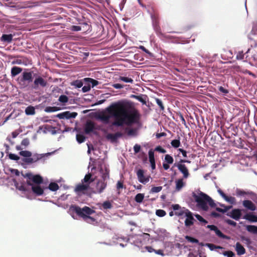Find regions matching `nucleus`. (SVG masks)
<instances>
[{
  "label": "nucleus",
  "mask_w": 257,
  "mask_h": 257,
  "mask_svg": "<svg viewBox=\"0 0 257 257\" xmlns=\"http://www.w3.org/2000/svg\"><path fill=\"white\" fill-rule=\"evenodd\" d=\"M106 112L98 113L96 118L104 124H108L111 117L115 118L112 125L122 126L124 124L131 126L139 122L141 115L136 109L128 111L124 103L118 102L113 104L106 109Z\"/></svg>",
  "instance_id": "obj_1"
},
{
  "label": "nucleus",
  "mask_w": 257,
  "mask_h": 257,
  "mask_svg": "<svg viewBox=\"0 0 257 257\" xmlns=\"http://www.w3.org/2000/svg\"><path fill=\"white\" fill-rule=\"evenodd\" d=\"M100 178L94 181L93 192L95 194H101L107 187L109 180V170L105 164H101L99 167Z\"/></svg>",
  "instance_id": "obj_2"
},
{
  "label": "nucleus",
  "mask_w": 257,
  "mask_h": 257,
  "mask_svg": "<svg viewBox=\"0 0 257 257\" xmlns=\"http://www.w3.org/2000/svg\"><path fill=\"white\" fill-rule=\"evenodd\" d=\"M70 212H75L79 216L82 217L86 222L97 225L98 221L95 217L91 216L95 213V211L87 206L81 208L76 205H71L69 208Z\"/></svg>",
  "instance_id": "obj_3"
},
{
  "label": "nucleus",
  "mask_w": 257,
  "mask_h": 257,
  "mask_svg": "<svg viewBox=\"0 0 257 257\" xmlns=\"http://www.w3.org/2000/svg\"><path fill=\"white\" fill-rule=\"evenodd\" d=\"M192 196L196 202L198 208L203 210L207 211L209 209L208 205L212 208L216 207L217 204L214 200L207 194L202 192H193Z\"/></svg>",
  "instance_id": "obj_4"
},
{
  "label": "nucleus",
  "mask_w": 257,
  "mask_h": 257,
  "mask_svg": "<svg viewBox=\"0 0 257 257\" xmlns=\"http://www.w3.org/2000/svg\"><path fill=\"white\" fill-rule=\"evenodd\" d=\"M21 77L18 78L17 81L22 88H25L29 83L33 82V71H24Z\"/></svg>",
  "instance_id": "obj_5"
},
{
  "label": "nucleus",
  "mask_w": 257,
  "mask_h": 257,
  "mask_svg": "<svg viewBox=\"0 0 257 257\" xmlns=\"http://www.w3.org/2000/svg\"><path fill=\"white\" fill-rule=\"evenodd\" d=\"M35 77L32 88L35 90H38L41 88H44L47 85V81L42 76L37 75V74H34Z\"/></svg>",
  "instance_id": "obj_6"
},
{
  "label": "nucleus",
  "mask_w": 257,
  "mask_h": 257,
  "mask_svg": "<svg viewBox=\"0 0 257 257\" xmlns=\"http://www.w3.org/2000/svg\"><path fill=\"white\" fill-rule=\"evenodd\" d=\"M151 17L153 29L158 36L162 39H164V38H168L167 36L161 32V28L159 25V21L157 16L155 14H152L151 15Z\"/></svg>",
  "instance_id": "obj_7"
},
{
  "label": "nucleus",
  "mask_w": 257,
  "mask_h": 257,
  "mask_svg": "<svg viewBox=\"0 0 257 257\" xmlns=\"http://www.w3.org/2000/svg\"><path fill=\"white\" fill-rule=\"evenodd\" d=\"M150 236L148 233L137 235L134 237V244L139 247H142L149 242Z\"/></svg>",
  "instance_id": "obj_8"
},
{
  "label": "nucleus",
  "mask_w": 257,
  "mask_h": 257,
  "mask_svg": "<svg viewBox=\"0 0 257 257\" xmlns=\"http://www.w3.org/2000/svg\"><path fill=\"white\" fill-rule=\"evenodd\" d=\"M52 153H48L46 154H35L33 155H32L30 158H23L22 159V161L27 164H31L42 159L45 156H48L50 155Z\"/></svg>",
  "instance_id": "obj_9"
},
{
  "label": "nucleus",
  "mask_w": 257,
  "mask_h": 257,
  "mask_svg": "<svg viewBox=\"0 0 257 257\" xmlns=\"http://www.w3.org/2000/svg\"><path fill=\"white\" fill-rule=\"evenodd\" d=\"M15 185L16 187V188L22 191V195H21L22 197H26L29 199H32V198L31 197V191L27 188V186H28V184L26 185L24 184H20L18 182H16L15 183Z\"/></svg>",
  "instance_id": "obj_10"
},
{
  "label": "nucleus",
  "mask_w": 257,
  "mask_h": 257,
  "mask_svg": "<svg viewBox=\"0 0 257 257\" xmlns=\"http://www.w3.org/2000/svg\"><path fill=\"white\" fill-rule=\"evenodd\" d=\"M24 177H27L30 181H32L34 184L39 185L43 182L42 177L39 175H34L31 173H28L23 175Z\"/></svg>",
  "instance_id": "obj_11"
},
{
  "label": "nucleus",
  "mask_w": 257,
  "mask_h": 257,
  "mask_svg": "<svg viewBox=\"0 0 257 257\" xmlns=\"http://www.w3.org/2000/svg\"><path fill=\"white\" fill-rule=\"evenodd\" d=\"M172 208L174 211H175V215L179 217L185 216L187 211H189L188 209L184 207L182 208L179 204H173L172 205Z\"/></svg>",
  "instance_id": "obj_12"
},
{
  "label": "nucleus",
  "mask_w": 257,
  "mask_h": 257,
  "mask_svg": "<svg viewBox=\"0 0 257 257\" xmlns=\"http://www.w3.org/2000/svg\"><path fill=\"white\" fill-rule=\"evenodd\" d=\"M144 170L140 169L137 171V176L138 181L143 184H146L150 181V176H145Z\"/></svg>",
  "instance_id": "obj_13"
},
{
  "label": "nucleus",
  "mask_w": 257,
  "mask_h": 257,
  "mask_svg": "<svg viewBox=\"0 0 257 257\" xmlns=\"http://www.w3.org/2000/svg\"><path fill=\"white\" fill-rule=\"evenodd\" d=\"M242 210L240 209H233L227 215L235 220H238L241 217Z\"/></svg>",
  "instance_id": "obj_14"
},
{
  "label": "nucleus",
  "mask_w": 257,
  "mask_h": 257,
  "mask_svg": "<svg viewBox=\"0 0 257 257\" xmlns=\"http://www.w3.org/2000/svg\"><path fill=\"white\" fill-rule=\"evenodd\" d=\"M217 189V192L227 202L231 204H234L236 202V199L234 197L230 196L228 197L218 187L216 186Z\"/></svg>",
  "instance_id": "obj_15"
},
{
  "label": "nucleus",
  "mask_w": 257,
  "mask_h": 257,
  "mask_svg": "<svg viewBox=\"0 0 257 257\" xmlns=\"http://www.w3.org/2000/svg\"><path fill=\"white\" fill-rule=\"evenodd\" d=\"M28 186H31L32 191L37 196L41 195L43 194V189L40 187V185L33 184L28 182Z\"/></svg>",
  "instance_id": "obj_16"
},
{
  "label": "nucleus",
  "mask_w": 257,
  "mask_h": 257,
  "mask_svg": "<svg viewBox=\"0 0 257 257\" xmlns=\"http://www.w3.org/2000/svg\"><path fill=\"white\" fill-rule=\"evenodd\" d=\"M77 115V113L75 112H70L69 111L60 113L57 115V117L59 119H69L75 118Z\"/></svg>",
  "instance_id": "obj_17"
},
{
  "label": "nucleus",
  "mask_w": 257,
  "mask_h": 257,
  "mask_svg": "<svg viewBox=\"0 0 257 257\" xmlns=\"http://www.w3.org/2000/svg\"><path fill=\"white\" fill-rule=\"evenodd\" d=\"M184 217H186L185 220V226H190L193 224L194 219L193 217V213L191 211L189 210L187 211V212H186V214Z\"/></svg>",
  "instance_id": "obj_18"
},
{
  "label": "nucleus",
  "mask_w": 257,
  "mask_h": 257,
  "mask_svg": "<svg viewBox=\"0 0 257 257\" xmlns=\"http://www.w3.org/2000/svg\"><path fill=\"white\" fill-rule=\"evenodd\" d=\"M207 228L210 229L211 230L214 231L215 234L219 237L223 238L226 239L227 238V236L224 235L218 228L216 226L214 225H208L207 226Z\"/></svg>",
  "instance_id": "obj_19"
},
{
  "label": "nucleus",
  "mask_w": 257,
  "mask_h": 257,
  "mask_svg": "<svg viewBox=\"0 0 257 257\" xmlns=\"http://www.w3.org/2000/svg\"><path fill=\"white\" fill-rule=\"evenodd\" d=\"M179 170L183 174L184 178H187L189 177V173L186 166L184 164H178L177 165Z\"/></svg>",
  "instance_id": "obj_20"
},
{
  "label": "nucleus",
  "mask_w": 257,
  "mask_h": 257,
  "mask_svg": "<svg viewBox=\"0 0 257 257\" xmlns=\"http://www.w3.org/2000/svg\"><path fill=\"white\" fill-rule=\"evenodd\" d=\"M242 204H243V206L245 208H246L251 211H254L256 209L255 205L250 200H244L242 202Z\"/></svg>",
  "instance_id": "obj_21"
},
{
  "label": "nucleus",
  "mask_w": 257,
  "mask_h": 257,
  "mask_svg": "<svg viewBox=\"0 0 257 257\" xmlns=\"http://www.w3.org/2000/svg\"><path fill=\"white\" fill-rule=\"evenodd\" d=\"M130 97L138 100L140 102H142L143 104L146 105L147 104V96L146 95L140 94L139 95H137L135 94H132L130 96Z\"/></svg>",
  "instance_id": "obj_22"
},
{
  "label": "nucleus",
  "mask_w": 257,
  "mask_h": 257,
  "mask_svg": "<svg viewBox=\"0 0 257 257\" xmlns=\"http://www.w3.org/2000/svg\"><path fill=\"white\" fill-rule=\"evenodd\" d=\"M83 81L86 84H91V88H93L100 83L97 80L89 77L84 78Z\"/></svg>",
  "instance_id": "obj_23"
},
{
  "label": "nucleus",
  "mask_w": 257,
  "mask_h": 257,
  "mask_svg": "<svg viewBox=\"0 0 257 257\" xmlns=\"http://www.w3.org/2000/svg\"><path fill=\"white\" fill-rule=\"evenodd\" d=\"M29 63V61L26 58L17 59L12 61V64L23 65L27 66Z\"/></svg>",
  "instance_id": "obj_24"
},
{
  "label": "nucleus",
  "mask_w": 257,
  "mask_h": 257,
  "mask_svg": "<svg viewBox=\"0 0 257 257\" xmlns=\"http://www.w3.org/2000/svg\"><path fill=\"white\" fill-rule=\"evenodd\" d=\"M148 155H149V161L151 164V168L153 170H154L156 168L154 153L152 150H150L149 151Z\"/></svg>",
  "instance_id": "obj_25"
},
{
  "label": "nucleus",
  "mask_w": 257,
  "mask_h": 257,
  "mask_svg": "<svg viewBox=\"0 0 257 257\" xmlns=\"http://www.w3.org/2000/svg\"><path fill=\"white\" fill-rule=\"evenodd\" d=\"M94 129V123L91 121H88L85 125L84 131L86 134H89L92 132Z\"/></svg>",
  "instance_id": "obj_26"
},
{
  "label": "nucleus",
  "mask_w": 257,
  "mask_h": 257,
  "mask_svg": "<svg viewBox=\"0 0 257 257\" xmlns=\"http://www.w3.org/2000/svg\"><path fill=\"white\" fill-rule=\"evenodd\" d=\"M242 218L250 222H257V216L252 214L247 213L243 216Z\"/></svg>",
  "instance_id": "obj_27"
},
{
  "label": "nucleus",
  "mask_w": 257,
  "mask_h": 257,
  "mask_svg": "<svg viewBox=\"0 0 257 257\" xmlns=\"http://www.w3.org/2000/svg\"><path fill=\"white\" fill-rule=\"evenodd\" d=\"M235 250L237 253L239 255H242L245 253V250L243 246L239 243L237 242L235 245Z\"/></svg>",
  "instance_id": "obj_28"
},
{
  "label": "nucleus",
  "mask_w": 257,
  "mask_h": 257,
  "mask_svg": "<svg viewBox=\"0 0 257 257\" xmlns=\"http://www.w3.org/2000/svg\"><path fill=\"white\" fill-rule=\"evenodd\" d=\"M55 128V127H52L51 125H46L44 126L43 132L45 134L50 132L52 135H55L57 133V131Z\"/></svg>",
  "instance_id": "obj_29"
},
{
  "label": "nucleus",
  "mask_w": 257,
  "mask_h": 257,
  "mask_svg": "<svg viewBox=\"0 0 257 257\" xmlns=\"http://www.w3.org/2000/svg\"><path fill=\"white\" fill-rule=\"evenodd\" d=\"M23 70V69L21 67L17 66H14L11 69V76L14 77L19 74H20Z\"/></svg>",
  "instance_id": "obj_30"
},
{
  "label": "nucleus",
  "mask_w": 257,
  "mask_h": 257,
  "mask_svg": "<svg viewBox=\"0 0 257 257\" xmlns=\"http://www.w3.org/2000/svg\"><path fill=\"white\" fill-rule=\"evenodd\" d=\"M13 37L12 34H3L1 38V40L3 42L10 43L12 41Z\"/></svg>",
  "instance_id": "obj_31"
},
{
  "label": "nucleus",
  "mask_w": 257,
  "mask_h": 257,
  "mask_svg": "<svg viewBox=\"0 0 257 257\" xmlns=\"http://www.w3.org/2000/svg\"><path fill=\"white\" fill-rule=\"evenodd\" d=\"M113 239L114 240H116V243L119 244V242H128V240H129V238L127 237H124V236H118L117 235H115V236H114L113 237Z\"/></svg>",
  "instance_id": "obj_32"
},
{
  "label": "nucleus",
  "mask_w": 257,
  "mask_h": 257,
  "mask_svg": "<svg viewBox=\"0 0 257 257\" xmlns=\"http://www.w3.org/2000/svg\"><path fill=\"white\" fill-rule=\"evenodd\" d=\"M92 175L90 173H88L86 174L83 179L82 180V182L83 183H85L86 184H88V186H89V184L93 182L94 180L91 178Z\"/></svg>",
  "instance_id": "obj_33"
},
{
  "label": "nucleus",
  "mask_w": 257,
  "mask_h": 257,
  "mask_svg": "<svg viewBox=\"0 0 257 257\" xmlns=\"http://www.w3.org/2000/svg\"><path fill=\"white\" fill-rule=\"evenodd\" d=\"M88 187H89L88 184H86L83 183L82 184L78 185L76 186L75 190L77 192H81L83 191L87 190L88 189Z\"/></svg>",
  "instance_id": "obj_34"
},
{
  "label": "nucleus",
  "mask_w": 257,
  "mask_h": 257,
  "mask_svg": "<svg viewBox=\"0 0 257 257\" xmlns=\"http://www.w3.org/2000/svg\"><path fill=\"white\" fill-rule=\"evenodd\" d=\"M83 79L76 80L72 82L71 83V85L74 86L76 88H80L82 87L83 85Z\"/></svg>",
  "instance_id": "obj_35"
},
{
  "label": "nucleus",
  "mask_w": 257,
  "mask_h": 257,
  "mask_svg": "<svg viewBox=\"0 0 257 257\" xmlns=\"http://www.w3.org/2000/svg\"><path fill=\"white\" fill-rule=\"evenodd\" d=\"M246 229L247 231L257 234V226L253 225H248L246 226Z\"/></svg>",
  "instance_id": "obj_36"
},
{
  "label": "nucleus",
  "mask_w": 257,
  "mask_h": 257,
  "mask_svg": "<svg viewBox=\"0 0 257 257\" xmlns=\"http://www.w3.org/2000/svg\"><path fill=\"white\" fill-rule=\"evenodd\" d=\"M25 113L28 115H34L35 114V109L33 106L30 105L27 107L25 109Z\"/></svg>",
  "instance_id": "obj_37"
},
{
  "label": "nucleus",
  "mask_w": 257,
  "mask_h": 257,
  "mask_svg": "<svg viewBox=\"0 0 257 257\" xmlns=\"http://www.w3.org/2000/svg\"><path fill=\"white\" fill-rule=\"evenodd\" d=\"M184 186L183 179H179L176 181V190L177 191L180 190Z\"/></svg>",
  "instance_id": "obj_38"
},
{
  "label": "nucleus",
  "mask_w": 257,
  "mask_h": 257,
  "mask_svg": "<svg viewBox=\"0 0 257 257\" xmlns=\"http://www.w3.org/2000/svg\"><path fill=\"white\" fill-rule=\"evenodd\" d=\"M206 246H207L211 250H214L216 249H223L224 248L222 246L216 245L212 243H206L205 245Z\"/></svg>",
  "instance_id": "obj_39"
},
{
  "label": "nucleus",
  "mask_w": 257,
  "mask_h": 257,
  "mask_svg": "<svg viewBox=\"0 0 257 257\" xmlns=\"http://www.w3.org/2000/svg\"><path fill=\"white\" fill-rule=\"evenodd\" d=\"M19 154L24 157V158H30L32 156V154L29 151H21L19 152Z\"/></svg>",
  "instance_id": "obj_40"
},
{
  "label": "nucleus",
  "mask_w": 257,
  "mask_h": 257,
  "mask_svg": "<svg viewBox=\"0 0 257 257\" xmlns=\"http://www.w3.org/2000/svg\"><path fill=\"white\" fill-rule=\"evenodd\" d=\"M215 208L217 211L224 213L230 209L232 208V206H224V208H221L216 206Z\"/></svg>",
  "instance_id": "obj_41"
},
{
  "label": "nucleus",
  "mask_w": 257,
  "mask_h": 257,
  "mask_svg": "<svg viewBox=\"0 0 257 257\" xmlns=\"http://www.w3.org/2000/svg\"><path fill=\"white\" fill-rule=\"evenodd\" d=\"M217 252L220 254H222L223 255L227 257H233L235 256L234 253L231 251H225L224 252H221L219 250H217Z\"/></svg>",
  "instance_id": "obj_42"
},
{
  "label": "nucleus",
  "mask_w": 257,
  "mask_h": 257,
  "mask_svg": "<svg viewBox=\"0 0 257 257\" xmlns=\"http://www.w3.org/2000/svg\"><path fill=\"white\" fill-rule=\"evenodd\" d=\"M171 144L172 146L174 148H178L180 145V138L178 139H175L171 141Z\"/></svg>",
  "instance_id": "obj_43"
},
{
  "label": "nucleus",
  "mask_w": 257,
  "mask_h": 257,
  "mask_svg": "<svg viewBox=\"0 0 257 257\" xmlns=\"http://www.w3.org/2000/svg\"><path fill=\"white\" fill-rule=\"evenodd\" d=\"M76 140L79 144L83 143L85 140V137L83 134H78L76 135Z\"/></svg>",
  "instance_id": "obj_44"
},
{
  "label": "nucleus",
  "mask_w": 257,
  "mask_h": 257,
  "mask_svg": "<svg viewBox=\"0 0 257 257\" xmlns=\"http://www.w3.org/2000/svg\"><path fill=\"white\" fill-rule=\"evenodd\" d=\"M119 80L120 81H122L126 82V83H133L134 82V80L132 78L125 77V76H120L119 77Z\"/></svg>",
  "instance_id": "obj_45"
},
{
  "label": "nucleus",
  "mask_w": 257,
  "mask_h": 257,
  "mask_svg": "<svg viewBox=\"0 0 257 257\" xmlns=\"http://www.w3.org/2000/svg\"><path fill=\"white\" fill-rule=\"evenodd\" d=\"M59 110V109L56 106H47L45 108V111L47 112H55Z\"/></svg>",
  "instance_id": "obj_46"
},
{
  "label": "nucleus",
  "mask_w": 257,
  "mask_h": 257,
  "mask_svg": "<svg viewBox=\"0 0 257 257\" xmlns=\"http://www.w3.org/2000/svg\"><path fill=\"white\" fill-rule=\"evenodd\" d=\"M8 156L10 159L16 161L18 163H20L19 161L20 160V157L18 155L12 153H9Z\"/></svg>",
  "instance_id": "obj_47"
},
{
  "label": "nucleus",
  "mask_w": 257,
  "mask_h": 257,
  "mask_svg": "<svg viewBox=\"0 0 257 257\" xmlns=\"http://www.w3.org/2000/svg\"><path fill=\"white\" fill-rule=\"evenodd\" d=\"M144 198V195L142 193H139L135 196V201L138 203H141Z\"/></svg>",
  "instance_id": "obj_48"
},
{
  "label": "nucleus",
  "mask_w": 257,
  "mask_h": 257,
  "mask_svg": "<svg viewBox=\"0 0 257 257\" xmlns=\"http://www.w3.org/2000/svg\"><path fill=\"white\" fill-rule=\"evenodd\" d=\"M58 188V185L56 183H51L49 185V189L52 191H56Z\"/></svg>",
  "instance_id": "obj_49"
},
{
  "label": "nucleus",
  "mask_w": 257,
  "mask_h": 257,
  "mask_svg": "<svg viewBox=\"0 0 257 257\" xmlns=\"http://www.w3.org/2000/svg\"><path fill=\"white\" fill-rule=\"evenodd\" d=\"M196 219L199 220L201 223H202L203 225H205L208 223V221L204 219L201 215L199 214H196L195 215Z\"/></svg>",
  "instance_id": "obj_50"
},
{
  "label": "nucleus",
  "mask_w": 257,
  "mask_h": 257,
  "mask_svg": "<svg viewBox=\"0 0 257 257\" xmlns=\"http://www.w3.org/2000/svg\"><path fill=\"white\" fill-rule=\"evenodd\" d=\"M102 206L104 209H111L112 207L111 203L109 201H104L102 203Z\"/></svg>",
  "instance_id": "obj_51"
},
{
  "label": "nucleus",
  "mask_w": 257,
  "mask_h": 257,
  "mask_svg": "<svg viewBox=\"0 0 257 257\" xmlns=\"http://www.w3.org/2000/svg\"><path fill=\"white\" fill-rule=\"evenodd\" d=\"M165 161L167 162V163L169 164H171L174 162V159L173 157L170 155H166L165 156Z\"/></svg>",
  "instance_id": "obj_52"
},
{
  "label": "nucleus",
  "mask_w": 257,
  "mask_h": 257,
  "mask_svg": "<svg viewBox=\"0 0 257 257\" xmlns=\"http://www.w3.org/2000/svg\"><path fill=\"white\" fill-rule=\"evenodd\" d=\"M58 100L61 103H65L68 102V98L65 95H61L59 96Z\"/></svg>",
  "instance_id": "obj_53"
},
{
  "label": "nucleus",
  "mask_w": 257,
  "mask_h": 257,
  "mask_svg": "<svg viewBox=\"0 0 257 257\" xmlns=\"http://www.w3.org/2000/svg\"><path fill=\"white\" fill-rule=\"evenodd\" d=\"M163 187L162 186L153 187L151 188L150 193H156L160 192L162 190Z\"/></svg>",
  "instance_id": "obj_54"
},
{
  "label": "nucleus",
  "mask_w": 257,
  "mask_h": 257,
  "mask_svg": "<svg viewBox=\"0 0 257 257\" xmlns=\"http://www.w3.org/2000/svg\"><path fill=\"white\" fill-rule=\"evenodd\" d=\"M156 214L159 217H164L166 215V213L165 211L162 209H157L156 211Z\"/></svg>",
  "instance_id": "obj_55"
},
{
  "label": "nucleus",
  "mask_w": 257,
  "mask_h": 257,
  "mask_svg": "<svg viewBox=\"0 0 257 257\" xmlns=\"http://www.w3.org/2000/svg\"><path fill=\"white\" fill-rule=\"evenodd\" d=\"M185 238L188 241L190 242L199 243V240L197 239L192 237L191 236L187 235L185 236Z\"/></svg>",
  "instance_id": "obj_56"
},
{
  "label": "nucleus",
  "mask_w": 257,
  "mask_h": 257,
  "mask_svg": "<svg viewBox=\"0 0 257 257\" xmlns=\"http://www.w3.org/2000/svg\"><path fill=\"white\" fill-rule=\"evenodd\" d=\"M155 101H156V103L160 107L161 110L163 111L164 110V106L163 105L162 100L159 98H155Z\"/></svg>",
  "instance_id": "obj_57"
},
{
  "label": "nucleus",
  "mask_w": 257,
  "mask_h": 257,
  "mask_svg": "<svg viewBox=\"0 0 257 257\" xmlns=\"http://www.w3.org/2000/svg\"><path fill=\"white\" fill-rule=\"evenodd\" d=\"M106 138L107 139L110 140L112 142H114L117 140L115 135L113 134H107L106 136Z\"/></svg>",
  "instance_id": "obj_58"
},
{
  "label": "nucleus",
  "mask_w": 257,
  "mask_h": 257,
  "mask_svg": "<svg viewBox=\"0 0 257 257\" xmlns=\"http://www.w3.org/2000/svg\"><path fill=\"white\" fill-rule=\"evenodd\" d=\"M244 54L242 51H239L236 54V59L237 60H242L244 58Z\"/></svg>",
  "instance_id": "obj_59"
},
{
  "label": "nucleus",
  "mask_w": 257,
  "mask_h": 257,
  "mask_svg": "<svg viewBox=\"0 0 257 257\" xmlns=\"http://www.w3.org/2000/svg\"><path fill=\"white\" fill-rule=\"evenodd\" d=\"M127 135L130 136H134L137 135V130L134 128L130 129L127 133Z\"/></svg>",
  "instance_id": "obj_60"
},
{
  "label": "nucleus",
  "mask_w": 257,
  "mask_h": 257,
  "mask_svg": "<svg viewBox=\"0 0 257 257\" xmlns=\"http://www.w3.org/2000/svg\"><path fill=\"white\" fill-rule=\"evenodd\" d=\"M218 90H219V91L222 93L224 95H225L226 94H227L229 91L227 89H225L223 87H222V86H218Z\"/></svg>",
  "instance_id": "obj_61"
},
{
  "label": "nucleus",
  "mask_w": 257,
  "mask_h": 257,
  "mask_svg": "<svg viewBox=\"0 0 257 257\" xmlns=\"http://www.w3.org/2000/svg\"><path fill=\"white\" fill-rule=\"evenodd\" d=\"M225 222L228 225H231L232 226L235 227L236 226V223L235 221L229 219H225Z\"/></svg>",
  "instance_id": "obj_62"
},
{
  "label": "nucleus",
  "mask_w": 257,
  "mask_h": 257,
  "mask_svg": "<svg viewBox=\"0 0 257 257\" xmlns=\"http://www.w3.org/2000/svg\"><path fill=\"white\" fill-rule=\"evenodd\" d=\"M87 85H85L82 88V91L83 92H87L90 91L91 89L90 85L89 84H87Z\"/></svg>",
  "instance_id": "obj_63"
},
{
  "label": "nucleus",
  "mask_w": 257,
  "mask_h": 257,
  "mask_svg": "<svg viewBox=\"0 0 257 257\" xmlns=\"http://www.w3.org/2000/svg\"><path fill=\"white\" fill-rule=\"evenodd\" d=\"M29 144H30L29 139L28 138H25L22 140L21 144L22 146L27 147L29 145Z\"/></svg>",
  "instance_id": "obj_64"
}]
</instances>
